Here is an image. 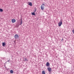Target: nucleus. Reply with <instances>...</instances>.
Masks as SVG:
<instances>
[{
    "instance_id": "obj_7",
    "label": "nucleus",
    "mask_w": 74,
    "mask_h": 74,
    "mask_svg": "<svg viewBox=\"0 0 74 74\" xmlns=\"http://www.w3.org/2000/svg\"><path fill=\"white\" fill-rule=\"evenodd\" d=\"M5 45V42H3L2 43V46L3 47H4Z\"/></svg>"
},
{
    "instance_id": "obj_6",
    "label": "nucleus",
    "mask_w": 74,
    "mask_h": 74,
    "mask_svg": "<svg viewBox=\"0 0 74 74\" xmlns=\"http://www.w3.org/2000/svg\"><path fill=\"white\" fill-rule=\"evenodd\" d=\"M49 62H47V63L46 64V66L47 67L48 66H49Z\"/></svg>"
},
{
    "instance_id": "obj_3",
    "label": "nucleus",
    "mask_w": 74,
    "mask_h": 74,
    "mask_svg": "<svg viewBox=\"0 0 74 74\" xmlns=\"http://www.w3.org/2000/svg\"><path fill=\"white\" fill-rule=\"evenodd\" d=\"M62 25V21H61L59 23H58V26H61V25Z\"/></svg>"
},
{
    "instance_id": "obj_14",
    "label": "nucleus",
    "mask_w": 74,
    "mask_h": 74,
    "mask_svg": "<svg viewBox=\"0 0 74 74\" xmlns=\"http://www.w3.org/2000/svg\"><path fill=\"white\" fill-rule=\"evenodd\" d=\"M22 19H21V24L20 25H22Z\"/></svg>"
},
{
    "instance_id": "obj_1",
    "label": "nucleus",
    "mask_w": 74,
    "mask_h": 74,
    "mask_svg": "<svg viewBox=\"0 0 74 74\" xmlns=\"http://www.w3.org/2000/svg\"><path fill=\"white\" fill-rule=\"evenodd\" d=\"M44 5H45V4L44 3H42L40 6V8L41 10H43L44 9Z\"/></svg>"
},
{
    "instance_id": "obj_17",
    "label": "nucleus",
    "mask_w": 74,
    "mask_h": 74,
    "mask_svg": "<svg viewBox=\"0 0 74 74\" xmlns=\"http://www.w3.org/2000/svg\"><path fill=\"white\" fill-rule=\"evenodd\" d=\"M63 40V39H62V41Z\"/></svg>"
},
{
    "instance_id": "obj_8",
    "label": "nucleus",
    "mask_w": 74,
    "mask_h": 74,
    "mask_svg": "<svg viewBox=\"0 0 74 74\" xmlns=\"http://www.w3.org/2000/svg\"><path fill=\"white\" fill-rule=\"evenodd\" d=\"M25 60H24L23 61H28V60H27V58H24Z\"/></svg>"
},
{
    "instance_id": "obj_16",
    "label": "nucleus",
    "mask_w": 74,
    "mask_h": 74,
    "mask_svg": "<svg viewBox=\"0 0 74 74\" xmlns=\"http://www.w3.org/2000/svg\"><path fill=\"white\" fill-rule=\"evenodd\" d=\"M72 32L73 33V34H74V29L73 30Z\"/></svg>"
},
{
    "instance_id": "obj_5",
    "label": "nucleus",
    "mask_w": 74,
    "mask_h": 74,
    "mask_svg": "<svg viewBox=\"0 0 74 74\" xmlns=\"http://www.w3.org/2000/svg\"><path fill=\"white\" fill-rule=\"evenodd\" d=\"M16 22V20L14 19H13L12 20V23H15Z\"/></svg>"
},
{
    "instance_id": "obj_2",
    "label": "nucleus",
    "mask_w": 74,
    "mask_h": 74,
    "mask_svg": "<svg viewBox=\"0 0 74 74\" xmlns=\"http://www.w3.org/2000/svg\"><path fill=\"white\" fill-rule=\"evenodd\" d=\"M14 37L15 39H17V38H19V36H18V35L16 34L14 36Z\"/></svg>"
},
{
    "instance_id": "obj_12",
    "label": "nucleus",
    "mask_w": 74,
    "mask_h": 74,
    "mask_svg": "<svg viewBox=\"0 0 74 74\" xmlns=\"http://www.w3.org/2000/svg\"><path fill=\"white\" fill-rule=\"evenodd\" d=\"M10 73L12 74V73H14V71H12V70H11L10 71Z\"/></svg>"
},
{
    "instance_id": "obj_9",
    "label": "nucleus",
    "mask_w": 74,
    "mask_h": 74,
    "mask_svg": "<svg viewBox=\"0 0 74 74\" xmlns=\"http://www.w3.org/2000/svg\"><path fill=\"white\" fill-rule=\"evenodd\" d=\"M28 5H30V6H32V2H30L29 3Z\"/></svg>"
},
{
    "instance_id": "obj_11",
    "label": "nucleus",
    "mask_w": 74,
    "mask_h": 74,
    "mask_svg": "<svg viewBox=\"0 0 74 74\" xmlns=\"http://www.w3.org/2000/svg\"><path fill=\"white\" fill-rule=\"evenodd\" d=\"M32 15H35V13L34 12H32Z\"/></svg>"
},
{
    "instance_id": "obj_4",
    "label": "nucleus",
    "mask_w": 74,
    "mask_h": 74,
    "mask_svg": "<svg viewBox=\"0 0 74 74\" xmlns=\"http://www.w3.org/2000/svg\"><path fill=\"white\" fill-rule=\"evenodd\" d=\"M47 69L49 72H51L52 71L51 68L48 67L47 68Z\"/></svg>"
},
{
    "instance_id": "obj_10",
    "label": "nucleus",
    "mask_w": 74,
    "mask_h": 74,
    "mask_svg": "<svg viewBox=\"0 0 74 74\" xmlns=\"http://www.w3.org/2000/svg\"><path fill=\"white\" fill-rule=\"evenodd\" d=\"M42 74H45V71H43L42 72Z\"/></svg>"
},
{
    "instance_id": "obj_13",
    "label": "nucleus",
    "mask_w": 74,
    "mask_h": 74,
    "mask_svg": "<svg viewBox=\"0 0 74 74\" xmlns=\"http://www.w3.org/2000/svg\"><path fill=\"white\" fill-rule=\"evenodd\" d=\"M3 10L2 9L0 8V12H3Z\"/></svg>"
},
{
    "instance_id": "obj_15",
    "label": "nucleus",
    "mask_w": 74,
    "mask_h": 74,
    "mask_svg": "<svg viewBox=\"0 0 74 74\" xmlns=\"http://www.w3.org/2000/svg\"><path fill=\"white\" fill-rule=\"evenodd\" d=\"M36 11H37V9H35L34 12H36Z\"/></svg>"
}]
</instances>
